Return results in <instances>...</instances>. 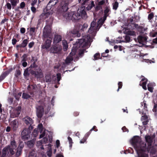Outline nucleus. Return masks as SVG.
Returning a JSON list of instances; mask_svg holds the SVG:
<instances>
[{"label": "nucleus", "mask_w": 157, "mask_h": 157, "mask_svg": "<svg viewBox=\"0 0 157 157\" xmlns=\"http://www.w3.org/2000/svg\"><path fill=\"white\" fill-rule=\"evenodd\" d=\"M7 147H9L10 149V154L11 155H14L15 152L14 151L17 147L16 143L15 140H12L10 142V144L8 145Z\"/></svg>", "instance_id": "9b49d317"}, {"label": "nucleus", "mask_w": 157, "mask_h": 157, "mask_svg": "<svg viewBox=\"0 0 157 157\" xmlns=\"http://www.w3.org/2000/svg\"><path fill=\"white\" fill-rule=\"evenodd\" d=\"M86 138L84 137L82 140H80V143L81 144H83L86 141Z\"/></svg>", "instance_id": "de8ad7c7"}, {"label": "nucleus", "mask_w": 157, "mask_h": 157, "mask_svg": "<svg viewBox=\"0 0 157 157\" xmlns=\"http://www.w3.org/2000/svg\"><path fill=\"white\" fill-rule=\"evenodd\" d=\"M36 114L38 117H41L44 113V109L42 106H38L36 107Z\"/></svg>", "instance_id": "4468645a"}, {"label": "nucleus", "mask_w": 157, "mask_h": 157, "mask_svg": "<svg viewBox=\"0 0 157 157\" xmlns=\"http://www.w3.org/2000/svg\"><path fill=\"white\" fill-rule=\"evenodd\" d=\"M38 132L39 131V129L38 128H38H36L34 130V131L33 133V135L34 137H36L38 135Z\"/></svg>", "instance_id": "2f4dec72"}, {"label": "nucleus", "mask_w": 157, "mask_h": 157, "mask_svg": "<svg viewBox=\"0 0 157 157\" xmlns=\"http://www.w3.org/2000/svg\"><path fill=\"white\" fill-rule=\"evenodd\" d=\"M30 97V96H29V95L28 94L26 93H23V94L22 97L24 99H27L29 98Z\"/></svg>", "instance_id": "e433bc0d"}, {"label": "nucleus", "mask_w": 157, "mask_h": 157, "mask_svg": "<svg viewBox=\"0 0 157 157\" xmlns=\"http://www.w3.org/2000/svg\"><path fill=\"white\" fill-rule=\"evenodd\" d=\"M38 128L40 133L39 138L40 139L45 136V130L43 128V125L41 124L38 125Z\"/></svg>", "instance_id": "2eb2a0df"}, {"label": "nucleus", "mask_w": 157, "mask_h": 157, "mask_svg": "<svg viewBox=\"0 0 157 157\" xmlns=\"http://www.w3.org/2000/svg\"><path fill=\"white\" fill-rule=\"evenodd\" d=\"M35 141L36 140L35 139H33L32 140L29 141L27 142V145L30 147H32L34 145Z\"/></svg>", "instance_id": "a878e982"}, {"label": "nucleus", "mask_w": 157, "mask_h": 157, "mask_svg": "<svg viewBox=\"0 0 157 157\" xmlns=\"http://www.w3.org/2000/svg\"><path fill=\"white\" fill-rule=\"evenodd\" d=\"M147 87L148 90L149 91L152 92H153V88L151 84H148L147 85Z\"/></svg>", "instance_id": "f704fd0d"}, {"label": "nucleus", "mask_w": 157, "mask_h": 157, "mask_svg": "<svg viewBox=\"0 0 157 157\" xmlns=\"http://www.w3.org/2000/svg\"><path fill=\"white\" fill-rule=\"evenodd\" d=\"M147 80L145 78H143L140 81V85L142 86L143 88L145 90L147 89L146 85Z\"/></svg>", "instance_id": "6ab92c4d"}, {"label": "nucleus", "mask_w": 157, "mask_h": 157, "mask_svg": "<svg viewBox=\"0 0 157 157\" xmlns=\"http://www.w3.org/2000/svg\"><path fill=\"white\" fill-rule=\"evenodd\" d=\"M72 1L73 0H65L64 2H61L62 8L63 11H66L68 9V3Z\"/></svg>", "instance_id": "dca6fc26"}, {"label": "nucleus", "mask_w": 157, "mask_h": 157, "mask_svg": "<svg viewBox=\"0 0 157 157\" xmlns=\"http://www.w3.org/2000/svg\"><path fill=\"white\" fill-rule=\"evenodd\" d=\"M13 155L10 154L9 147L7 146L3 149L2 154L1 157H7Z\"/></svg>", "instance_id": "ddd939ff"}, {"label": "nucleus", "mask_w": 157, "mask_h": 157, "mask_svg": "<svg viewBox=\"0 0 157 157\" xmlns=\"http://www.w3.org/2000/svg\"><path fill=\"white\" fill-rule=\"evenodd\" d=\"M31 132L29 129H25L21 132V138L24 140H26L29 137V134Z\"/></svg>", "instance_id": "f8f14e48"}, {"label": "nucleus", "mask_w": 157, "mask_h": 157, "mask_svg": "<svg viewBox=\"0 0 157 157\" xmlns=\"http://www.w3.org/2000/svg\"><path fill=\"white\" fill-rule=\"evenodd\" d=\"M152 30L153 32H150V36L153 37L156 36H157V32H155L154 31H153V29Z\"/></svg>", "instance_id": "c9c22d12"}, {"label": "nucleus", "mask_w": 157, "mask_h": 157, "mask_svg": "<svg viewBox=\"0 0 157 157\" xmlns=\"http://www.w3.org/2000/svg\"><path fill=\"white\" fill-rule=\"evenodd\" d=\"M147 55V54H141L140 55V56L142 58H143V59L145 60V62L147 63H151L152 62L153 63H155V61H152L151 60H149L148 59H146L145 56Z\"/></svg>", "instance_id": "393cba45"}, {"label": "nucleus", "mask_w": 157, "mask_h": 157, "mask_svg": "<svg viewBox=\"0 0 157 157\" xmlns=\"http://www.w3.org/2000/svg\"><path fill=\"white\" fill-rule=\"evenodd\" d=\"M118 88L117 89V91H118L121 88L122 86V83L121 82H120L118 83Z\"/></svg>", "instance_id": "8fccbe9b"}, {"label": "nucleus", "mask_w": 157, "mask_h": 157, "mask_svg": "<svg viewBox=\"0 0 157 157\" xmlns=\"http://www.w3.org/2000/svg\"><path fill=\"white\" fill-rule=\"evenodd\" d=\"M124 33L125 34L131 36H133L135 35V33L133 31L130 30V29H127L126 28H124Z\"/></svg>", "instance_id": "5701e85b"}, {"label": "nucleus", "mask_w": 157, "mask_h": 157, "mask_svg": "<svg viewBox=\"0 0 157 157\" xmlns=\"http://www.w3.org/2000/svg\"><path fill=\"white\" fill-rule=\"evenodd\" d=\"M110 11V8L109 7H106L104 11V15L103 19H100L98 21L97 25L96 26V20L94 19V21L91 22L90 25V27L89 29L87 36H89L92 39L96 35L97 30V28L100 25H102L104 21L106 19V17L109 15V13Z\"/></svg>", "instance_id": "7ed1b4c3"}, {"label": "nucleus", "mask_w": 157, "mask_h": 157, "mask_svg": "<svg viewBox=\"0 0 157 157\" xmlns=\"http://www.w3.org/2000/svg\"><path fill=\"white\" fill-rule=\"evenodd\" d=\"M11 5H12L11 3H7L6 4V6L8 9L11 10Z\"/></svg>", "instance_id": "49530a36"}, {"label": "nucleus", "mask_w": 157, "mask_h": 157, "mask_svg": "<svg viewBox=\"0 0 157 157\" xmlns=\"http://www.w3.org/2000/svg\"><path fill=\"white\" fill-rule=\"evenodd\" d=\"M78 30H76V31H71V32H69V33L70 34H77V35L78 36V35H79V34H78Z\"/></svg>", "instance_id": "09e8293b"}, {"label": "nucleus", "mask_w": 157, "mask_h": 157, "mask_svg": "<svg viewBox=\"0 0 157 157\" xmlns=\"http://www.w3.org/2000/svg\"><path fill=\"white\" fill-rule=\"evenodd\" d=\"M141 105L142 106H143V105H144L143 107L144 108V110H146L147 106L146 105V103L143 102V103H141Z\"/></svg>", "instance_id": "3c124183"}, {"label": "nucleus", "mask_w": 157, "mask_h": 157, "mask_svg": "<svg viewBox=\"0 0 157 157\" xmlns=\"http://www.w3.org/2000/svg\"><path fill=\"white\" fill-rule=\"evenodd\" d=\"M45 78V80L47 82L50 81V79L48 76H46Z\"/></svg>", "instance_id": "69168bd1"}, {"label": "nucleus", "mask_w": 157, "mask_h": 157, "mask_svg": "<svg viewBox=\"0 0 157 157\" xmlns=\"http://www.w3.org/2000/svg\"><path fill=\"white\" fill-rule=\"evenodd\" d=\"M51 40H47L44 44L42 45V48H45L46 49H48L50 47Z\"/></svg>", "instance_id": "a211bd4d"}, {"label": "nucleus", "mask_w": 157, "mask_h": 157, "mask_svg": "<svg viewBox=\"0 0 157 157\" xmlns=\"http://www.w3.org/2000/svg\"><path fill=\"white\" fill-rule=\"evenodd\" d=\"M90 0H78L79 3H82L83 5L87 4L89 3L88 6L86 7V9L89 10L91 9L94 6V1L89 2Z\"/></svg>", "instance_id": "9d476101"}, {"label": "nucleus", "mask_w": 157, "mask_h": 157, "mask_svg": "<svg viewBox=\"0 0 157 157\" xmlns=\"http://www.w3.org/2000/svg\"><path fill=\"white\" fill-rule=\"evenodd\" d=\"M17 42V40L15 39H13L12 40V44L14 45Z\"/></svg>", "instance_id": "bf43d9fd"}, {"label": "nucleus", "mask_w": 157, "mask_h": 157, "mask_svg": "<svg viewBox=\"0 0 157 157\" xmlns=\"http://www.w3.org/2000/svg\"><path fill=\"white\" fill-rule=\"evenodd\" d=\"M85 7L82 6L78 9L77 13L72 11L70 12L68 14L67 18L72 20H78L82 18L86 19L87 17V15L85 10Z\"/></svg>", "instance_id": "39448f33"}, {"label": "nucleus", "mask_w": 157, "mask_h": 157, "mask_svg": "<svg viewBox=\"0 0 157 157\" xmlns=\"http://www.w3.org/2000/svg\"><path fill=\"white\" fill-rule=\"evenodd\" d=\"M18 125V123L16 120H14L11 122V127L13 130H16Z\"/></svg>", "instance_id": "b1692460"}, {"label": "nucleus", "mask_w": 157, "mask_h": 157, "mask_svg": "<svg viewBox=\"0 0 157 157\" xmlns=\"http://www.w3.org/2000/svg\"><path fill=\"white\" fill-rule=\"evenodd\" d=\"M10 2L13 8L19 2V0H10Z\"/></svg>", "instance_id": "cd10ccee"}, {"label": "nucleus", "mask_w": 157, "mask_h": 157, "mask_svg": "<svg viewBox=\"0 0 157 157\" xmlns=\"http://www.w3.org/2000/svg\"><path fill=\"white\" fill-rule=\"evenodd\" d=\"M29 157H36V155L35 151H33L30 153Z\"/></svg>", "instance_id": "4c0bfd02"}, {"label": "nucleus", "mask_w": 157, "mask_h": 157, "mask_svg": "<svg viewBox=\"0 0 157 157\" xmlns=\"http://www.w3.org/2000/svg\"><path fill=\"white\" fill-rule=\"evenodd\" d=\"M48 146H49V151L47 152V155L49 157H51L52 155V150L51 147V144H48Z\"/></svg>", "instance_id": "473e14b6"}, {"label": "nucleus", "mask_w": 157, "mask_h": 157, "mask_svg": "<svg viewBox=\"0 0 157 157\" xmlns=\"http://www.w3.org/2000/svg\"><path fill=\"white\" fill-rule=\"evenodd\" d=\"M20 31L22 33H24L25 32V29L23 28H21L20 29Z\"/></svg>", "instance_id": "052dcab7"}, {"label": "nucleus", "mask_w": 157, "mask_h": 157, "mask_svg": "<svg viewBox=\"0 0 157 157\" xmlns=\"http://www.w3.org/2000/svg\"><path fill=\"white\" fill-rule=\"evenodd\" d=\"M105 2V1L104 0H102L99 2L98 5H102Z\"/></svg>", "instance_id": "4d7b16f0"}, {"label": "nucleus", "mask_w": 157, "mask_h": 157, "mask_svg": "<svg viewBox=\"0 0 157 157\" xmlns=\"http://www.w3.org/2000/svg\"><path fill=\"white\" fill-rule=\"evenodd\" d=\"M27 56L26 54H25L21 57L22 60L21 62H26L27 60Z\"/></svg>", "instance_id": "79ce46f5"}, {"label": "nucleus", "mask_w": 157, "mask_h": 157, "mask_svg": "<svg viewBox=\"0 0 157 157\" xmlns=\"http://www.w3.org/2000/svg\"><path fill=\"white\" fill-rule=\"evenodd\" d=\"M156 16H154L153 13H151L148 16V19L150 22H155L156 19Z\"/></svg>", "instance_id": "412c9836"}, {"label": "nucleus", "mask_w": 157, "mask_h": 157, "mask_svg": "<svg viewBox=\"0 0 157 157\" xmlns=\"http://www.w3.org/2000/svg\"><path fill=\"white\" fill-rule=\"evenodd\" d=\"M58 2V0H51L50 1L44 10V12L39 17V19L38 20V25H39L44 20L51 17L53 13L52 10L51 9V6L55 5Z\"/></svg>", "instance_id": "20e7f679"}, {"label": "nucleus", "mask_w": 157, "mask_h": 157, "mask_svg": "<svg viewBox=\"0 0 157 157\" xmlns=\"http://www.w3.org/2000/svg\"><path fill=\"white\" fill-rule=\"evenodd\" d=\"M7 20L8 19L6 18H5L3 19L1 22V24H3L6 21H7Z\"/></svg>", "instance_id": "0e129e2a"}, {"label": "nucleus", "mask_w": 157, "mask_h": 157, "mask_svg": "<svg viewBox=\"0 0 157 157\" xmlns=\"http://www.w3.org/2000/svg\"><path fill=\"white\" fill-rule=\"evenodd\" d=\"M147 37L145 36H139L137 39H135V40L136 41H138L139 44H136L135 45L136 47L139 46L140 47H142L143 45H145L146 44H147L148 43V41H147Z\"/></svg>", "instance_id": "6e6552de"}, {"label": "nucleus", "mask_w": 157, "mask_h": 157, "mask_svg": "<svg viewBox=\"0 0 157 157\" xmlns=\"http://www.w3.org/2000/svg\"><path fill=\"white\" fill-rule=\"evenodd\" d=\"M21 109V107L20 106L14 109H12L10 110L11 117L13 118L18 117L20 113Z\"/></svg>", "instance_id": "1a4fd4ad"}, {"label": "nucleus", "mask_w": 157, "mask_h": 157, "mask_svg": "<svg viewBox=\"0 0 157 157\" xmlns=\"http://www.w3.org/2000/svg\"><path fill=\"white\" fill-rule=\"evenodd\" d=\"M30 32L33 34L35 31V28H30Z\"/></svg>", "instance_id": "6e6d98bb"}, {"label": "nucleus", "mask_w": 157, "mask_h": 157, "mask_svg": "<svg viewBox=\"0 0 157 157\" xmlns=\"http://www.w3.org/2000/svg\"><path fill=\"white\" fill-rule=\"evenodd\" d=\"M147 118V116L144 115L142 116L141 119L142 121H143L144 119L145 120Z\"/></svg>", "instance_id": "338daca9"}, {"label": "nucleus", "mask_w": 157, "mask_h": 157, "mask_svg": "<svg viewBox=\"0 0 157 157\" xmlns=\"http://www.w3.org/2000/svg\"><path fill=\"white\" fill-rule=\"evenodd\" d=\"M92 41V39L88 36L83 37L82 39L78 40V42L73 47L71 52L69 56L65 60V63H63V67H66L67 65L69 64L73 60V59L77 57L76 53L78 52V54L81 55L84 52V48H87L90 46V42Z\"/></svg>", "instance_id": "f03ea898"}, {"label": "nucleus", "mask_w": 157, "mask_h": 157, "mask_svg": "<svg viewBox=\"0 0 157 157\" xmlns=\"http://www.w3.org/2000/svg\"><path fill=\"white\" fill-rule=\"evenodd\" d=\"M10 71H6L3 73L0 76V82L2 80L5 78L10 73Z\"/></svg>", "instance_id": "bb28decb"}, {"label": "nucleus", "mask_w": 157, "mask_h": 157, "mask_svg": "<svg viewBox=\"0 0 157 157\" xmlns=\"http://www.w3.org/2000/svg\"><path fill=\"white\" fill-rule=\"evenodd\" d=\"M100 54L98 53H96L94 56V60H96L99 58Z\"/></svg>", "instance_id": "ea45409f"}, {"label": "nucleus", "mask_w": 157, "mask_h": 157, "mask_svg": "<svg viewBox=\"0 0 157 157\" xmlns=\"http://www.w3.org/2000/svg\"><path fill=\"white\" fill-rule=\"evenodd\" d=\"M79 26L81 30H84V29L87 28L88 25L86 24H84L83 26L80 25Z\"/></svg>", "instance_id": "58836bf2"}, {"label": "nucleus", "mask_w": 157, "mask_h": 157, "mask_svg": "<svg viewBox=\"0 0 157 157\" xmlns=\"http://www.w3.org/2000/svg\"><path fill=\"white\" fill-rule=\"evenodd\" d=\"M67 139L69 144V147L70 148H71L72 146V144L73 143L72 140L69 136L68 137Z\"/></svg>", "instance_id": "72a5a7b5"}, {"label": "nucleus", "mask_w": 157, "mask_h": 157, "mask_svg": "<svg viewBox=\"0 0 157 157\" xmlns=\"http://www.w3.org/2000/svg\"><path fill=\"white\" fill-rule=\"evenodd\" d=\"M118 6V3L117 2H115L113 4V9L115 10H117Z\"/></svg>", "instance_id": "a19ab883"}, {"label": "nucleus", "mask_w": 157, "mask_h": 157, "mask_svg": "<svg viewBox=\"0 0 157 157\" xmlns=\"http://www.w3.org/2000/svg\"><path fill=\"white\" fill-rule=\"evenodd\" d=\"M34 44V43L33 42H30L29 44V48H31L33 47Z\"/></svg>", "instance_id": "13d9d810"}, {"label": "nucleus", "mask_w": 157, "mask_h": 157, "mask_svg": "<svg viewBox=\"0 0 157 157\" xmlns=\"http://www.w3.org/2000/svg\"><path fill=\"white\" fill-rule=\"evenodd\" d=\"M20 7L21 8H23L25 6V4L24 2H22L20 4Z\"/></svg>", "instance_id": "603ef678"}, {"label": "nucleus", "mask_w": 157, "mask_h": 157, "mask_svg": "<svg viewBox=\"0 0 157 157\" xmlns=\"http://www.w3.org/2000/svg\"><path fill=\"white\" fill-rule=\"evenodd\" d=\"M43 144L41 140L36 142V146L41 149H44L43 145Z\"/></svg>", "instance_id": "c85d7f7f"}, {"label": "nucleus", "mask_w": 157, "mask_h": 157, "mask_svg": "<svg viewBox=\"0 0 157 157\" xmlns=\"http://www.w3.org/2000/svg\"><path fill=\"white\" fill-rule=\"evenodd\" d=\"M31 10L32 11L33 13H35L36 11V9L34 7L32 6L31 8Z\"/></svg>", "instance_id": "680f3d73"}, {"label": "nucleus", "mask_w": 157, "mask_h": 157, "mask_svg": "<svg viewBox=\"0 0 157 157\" xmlns=\"http://www.w3.org/2000/svg\"><path fill=\"white\" fill-rule=\"evenodd\" d=\"M51 33L50 28L49 26H46L44 29L43 35L45 37H47Z\"/></svg>", "instance_id": "f3484780"}, {"label": "nucleus", "mask_w": 157, "mask_h": 157, "mask_svg": "<svg viewBox=\"0 0 157 157\" xmlns=\"http://www.w3.org/2000/svg\"><path fill=\"white\" fill-rule=\"evenodd\" d=\"M62 44L63 46V49L64 51H66L68 48V46L67 41L65 40H63Z\"/></svg>", "instance_id": "c756f323"}, {"label": "nucleus", "mask_w": 157, "mask_h": 157, "mask_svg": "<svg viewBox=\"0 0 157 157\" xmlns=\"http://www.w3.org/2000/svg\"><path fill=\"white\" fill-rule=\"evenodd\" d=\"M122 130L123 131V132H125L128 131V130L125 127H123L122 128Z\"/></svg>", "instance_id": "e2e57ef3"}, {"label": "nucleus", "mask_w": 157, "mask_h": 157, "mask_svg": "<svg viewBox=\"0 0 157 157\" xmlns=\"http://www.w3.org/2000/svg\"><path fill=\"white\" fill-rule=\"evenodd\" d=\"M132 26L133 27V29H137L139 27V26L138 25L136 24H133L132 25Z\"/></svg>", "instance_id": "5fc2aeb1"}, {"label": "nucleus", "mask_w": 157, "mask_h": 157, "mask_svg": "<svg viewBox=\"0 0 157 157\" xmlns=\"http://www.w3.org/2000/svg\"><path fill=\"white\" fill-rule=\"evenodd\" d=\"M153 43L157 44V38L153 39Z\"/></svg>", "instance_id": "774afa93"}, {"label": "nucleus", "mask_w": 157, "mask_h": 157, "mask_svg": "<svg viewBox=\"0 0 157 157\" xmlns=\"http://www.w3.org/2000/svg\"><path fill=\"white\" fill-rule=\"evenodd\" d=\"M23 66L24 67H26L27 65V63L26 62H21Z\"/></svg>", "instance_id": "864d4df0"}, {"label": "nucleus", "mask_w": 157, "mask_h": 157, "mask_svg": "<svg viewBox=\"0 0 157 157\" xmlns=\"http://www.w3.org/2000/svg\"><path fill=\"white\" fill-rule=\"evenodd\" d=\"M145 139L148 143V147L147 151L146 144L141 141L139 137L134 136L130 141L137 152L138 157H148V155L147 153L148 152L152 154L155 152V149L151 146L153 138L147 136H145Z\"/></svg>", "instance_id": "f257e3e1"}, {"label": "nucleus", "mask_w": 157, "mask_h": 157, "mask_svg": "<svg viewBox=\"0 0 157 157\" xmlns=\"http://www.w3.org/2000/svg\"><path fill=\"white\" fill-rule=\"evenodd\" d=\"M31 74H34L37 78H41L43 77V75L41 72V71L40 69L38 72H35L34 71H32L31 72Z\"/></svg>", "instance_id": "aec40b11"}, {"label": "nucleus", "mask_w": 157, "mask_h": 157, "mask_svg": "<svg viewBox=\"0 0 157 157\" xmlns=\"http://www.w3.org/2000/svg\"><path fill=\"white\" fill-rule=\"evenodd\" d=\"M59 37L58 36H55L53 41V45L51 48L50 51L52 53H57L59 51Z\"/></svg>", "instance_id": "423d86ee"}, {"label": "nucleus", "mask_w": 157, "mask_h": 157, "mask_svg": "<svg viewBox=\"0 0 157 157\" xmlns=\"http://www.w3.org/2000/svg\"><path fill=\"white\" fill-rule=\"evenodd\" d=\"M41 140L44 144H45L48 142V140L46 137H44Z\"/></svg>", "instance_id": "37998d69"}, {"label": "nucleus", "mask_w": 157, "mask_h": 157, "mask_svg": "<svg viewBox=\"0 0 157 157\" xmlns=\"http://www.w3.org/2000/svg\"><path fill=\"white\" fill-rule=\"evenodd\" d=\"M28 41L27 39L24 40L20 45H17V47L20 46L23 48L25 47L27 45Z\"/></svg>", "instance_id": "7c9ffc66"}, {"label": "nucleus", "mask_w": 157, "mask_h": 157, "mask_svg": "<svg viewBox=\"0 0 157 157\" xmlns=\"http://www.w3.org/2000/svg\"><path fill=\"white\" fill-rule=\"evenodd\" d=\"M24 121L25 123L27 124L30 125L32 124L33 123V120L29 117H26L24 119Z\"/></svg>", "instance_id": "4be33fe9"}, {"label": "nucleus", "mask_w": 157, "mask_h": 157, "mask_svg": "<svg viewBox=\"0 0 157 157\" xmlns=\"http://www.w3.org/2000/svg\"><path fill=\"white\" fill-rule=\"evenodd\" d=\"M21 93H19L16 95H14V97H15V98L17 100H19V98L21 96Z\"/></svg>", "instance_id": "c03bdc74"}, {"label": "nucleus", "mask_w": 157, "mask_h": 157, "mask_svg": "<svg viewBox=\"0 0 157 157\" xmlns=\"http://www.w3.org/2000/svg\"><path fill=\"white\" fill-rule=\"evenodd\" d=\"M130 40V38L128 35H126L125 36H124L123 37L119 36L117 38L116 41L112 40L111 42H109V43L111 44H114V43H117L121 42H129Z\"/></svg>", "instance_id": "0eeeda50"}, {"label": "nucleus", "mask_w": 157, "mask_h": 157, "mask_svg": "<svg viewBox=\"0 0 157 157\" xmlns=\"http://www.w3.org/2000/svg\"><path fill=\"white\" fill-rule=\"evenodd\" d=\"M8 103L10 104H11L12 103L13 101V98H9L7 100Z\"/></svg>", "instance_id": "a18cd8bd"}]
</instances>
